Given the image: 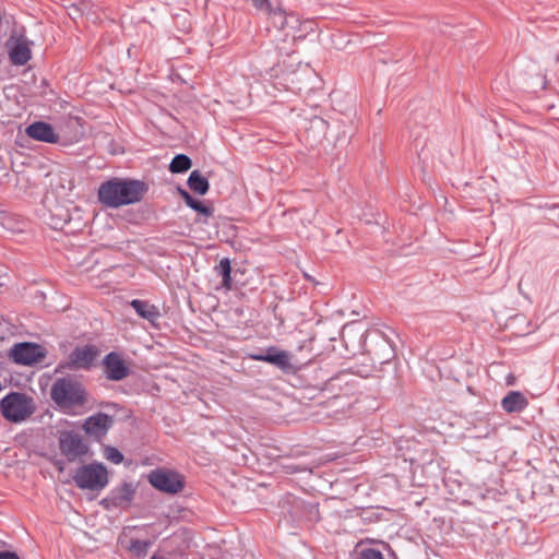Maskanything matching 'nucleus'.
I'll return each mask as SVG.
<instances>
[{
    "label": "nucleus",
    "instance_id": "obj_14",
    "mask_svg": "<svg viewBox=\"0 0 559 559\" xmlns=\"http://www.w3.org/2000/svg\"><path fill=\"white\" fill-rule=\"evenodd\" d=\"M26 134L36 141L46 143H57L59 135L56 133L53 127L45 121H35L26 128Z\"/></svg>",
    "mask_w": 559,
    "mask_h": 559
},
{
    "label": "nucleus",
    "instance_id": "obj_17",
    "mask_svg": "<svg viewBox=\"0 0 559 559\" xmlns=\"http://www.w3.org/2000/svg\"><path fill=\"white\" fill-rule=\"evenodd\" d=\"M10 60L14 66H24L31 58L32 52L28 43L24 39H20L10 50Z\"/></svg>",
    "mask_w": 559,
    "mask_h": 559
},
{
    "label": "nucleus",
    "instance_id": "obj_25",
    "mask_svg": "<svg viewBox=\"0 0 559 559\" xmlns=\"http://www.w3.org/2000/svg\"><path fill=\"white\" fill-rule=\"evenodd\" d=\"M358 559H384V557L378 549L364 548L359 551Z\"/></svg>",
    "mask_w": 559,
    "mask_h": 559
},
{
    "label": "nucleus",
    "instance_id": "obj_26",
    "mask_svg": "<svg viewBox=\"0 0 559 559\" xmlns=\"http://www.w3.org/2000/svg\"><path fill=\"white\" fill-rule=\"evenodd\" d=\"M383 345H384V354L382 356V359H381V364H388L391 361V359L394 357L395 355V350H394V347H393V344L383 337Z\"/></svg>",
    "mask_w": 559,
    "mask_h": 559
},
{
    "label": "nucleus",
    "instance_id": "obj_23",
    "mask_svg": "<svg viewBox=\"0 0 559 559\" xmlns=\"http://www.w3.org/2000/svg\"><path fill=\"white\" fill-rule=\"evenodd\" d=\"M273 17V23L275 26L280 28H285L288 24V15L285 14V12L281 9H274L272 7V12H267ZM289 17H294L293 15H289Z\"/></svg>",
    "mask_w": 559,
    "mask_h": 559
},
{
    "label": "nucleus",
    "instance_id": "obj_27",
    "mask_svg": "<svg viewBox=\"0 0 559 559\" xmlns=\"http://www.w3.org/2000/svg\"><path fill=\"white\" fill-rule=\"evenodd\" d=\"M257 9L272 12V4L269 0H251Z\"/></svg>",
    "mask_w": 559,
    "mask_h": 559
},
{
    "label": "nucleus",
    "instance_id": "obj_31",
    "mask_svg": "<svg viewBox=\"0 0 559 559\" xmlns=\"http://www.w3.org/2000/svg\"><path fill=\"white\" fill-rule=\"evenodd\" d=\"M11 218L8 216V215H3L1 217V223L3 226L8 227L9 226V223H10Z\"/></svg>",
    "mask_w": 559,
    "mask_h": 559
},
{
    "label": "nucleus",
    "instance_id": "obj_8",
    "mask_svg": "<svg viewBox=\"0 0 559 559\" xmlns=\"http://www.w3.org/2000/svg\"><path fill=\"white\" fill-rule=\"evenodd\" d=\"M98 356L99 349L93 344L76 346L68 355L63 367L70 370H90Z\"/></svg>",
    "mask_w": 559,
    "mask_h": 559
},
{
    "label": "nucleus",
    "instance_id": "obj_24",
    "mask_svg": "<svg viewBox=\"0 0 559 559\" xmlns=\"http://www.w3.org/2000/svg\"><path fill=\"white\" fill-rule=\"evenodd\" d=\"M105 455L107 460L115 464H120L123 461V454L115 447H107Z\"/></svg>",
    "mask_w": 559,
    "mask_h": 559
},
{
    "label": "nucleus",
    "instance_id": "obj_33",
    "mask_svg": "<svg viewBox=\"0 0 559 559\" xmlns=\"http://www.w3.org/2000/svg\"><path fill=\"white\" fill-rule=\"evenodd\" d=\"M70 9H71L72 11H79V9H78V7H76V5H72Z\"/></svg>",
    "mask_w": 559,
    "mask_h": 559
},
{
    "label": "nucleus",
    "instance_id": "obj_29",
    "mask_svg": "<svg viewBox=\"0 0 559 559\" xmlns=\"http://www.w3.org/2000/svg\"><path fill=\"white\" fill-rule=\"evenodd\" d=\"M0 559H20V557L15 552L5 550L0 552Z\"/></svg>",
    "mask_w": 559,
    "mask_h": 559
},
{
    "label": "nucleus",
    "instance_id": "obj_34",
    "mask_svg": "<svg viewBox=\"0 0 559 559\" xmlns=\"http://www.w3.org/2000/svg\"><path fill=\"white\" fill-rule=\"evenodd\" d=\"M151 559H164V558L153 556Z\"/></svg>",
    "mask_w": 559,
    "mask_h": 559
},
{
    "label": "nucleus",
    "instance_id": "obj_16",
    "mask_svg": "<svg viewBox=\"0 0 559 559\" xmlns=\"http://www.w3.org/2000/svg\"><path fill=\"white\" fill-rule=\"evenodd\" d=\"M130 306L134 309L139 317L147 320L151 323H155V321L160 317L158 308L146 300L133 299L131 300Z\"/></svg>",
    "mask_w": 559,
    "mask_h": 559
},
{
    "label": "nucleus",
    "instance_id": "obj_11",
    "mask_svg": "<svg viewBox=\"0 0 559 559\" xmlns=\"http://www.w3.org/2000/svg\"><path fill=\"white\" fill-rule=\"evenodd\" d=\"M103 373L107 380L121 381L130 374V368L117 352L108 353L102 361Z\"/></svg>",
    "mask_w": 559,
    "mask_h": 559
},
{
    "label": "nucleus",
    "instance_id": "obj_6",
    "mask_svg": "<svg viewBox=\"0 0 559 559\" xmlns=\"http://www.w3.org/2000/svg\"><path fill=\"white\" fill-rule=\"evenodd\" d=\"M150 484L159 491L177 493L185 487L183 477L170 469H154L148 475Z\"/></svg>",
    "mask_w": 559,
    "mask_h": 559
},
{
    "label": "nucleus",
    "instance_id": "obj_18",
    "mask_svg": "<svg viewBox=\"0 0 559 559\" xmlns=\"http://www.w3.org/2000/svg\"><path fill=\"white\" fill-rule=\"evenodd\" d=\"M179 194L185 203L193 211L206 217L213 215L214 209L212 206L205 205L202 201L194 199L188 191L179 188Z\"/></svg>",
    "mask_w": 559,
    "mask_h": 559
},
{
    "label": "nucleus",
    "instance_id": "obj_1",
    "mask_svg": "<svg viewBox=\"0 0 559 559\" xmlns=\"http://www.w3.org/2000/svg\"><path fill=\"white\" fill-rule=\"evenodd\" d=\"M148 187L135 179L111 178L98 188V201L110 209L140 202Z\"/></svg>",
    "mask_w": 559,
    "mask_h": 559
},
{
    "label": "nucleus",
    "instance_id": "obj_19",
    "mask_svg": "<svg viewBox=\"0 0 559 559\" xmlns=\"http://www.w3.org/2000/svg\"><path fill=\"white\" fill-rule=\"evenodd\" d=\"M188 187L195 193L204 195L210 189L207 178L201 175L199 170H193L188 178Z\"/></svg>",
    "mask_w": 559,
    "mask_h": 559
},
{
    "label": "nucleus",
    "instance_id": "obj_15",
    "mask_svg": "<svg viewBox=\"0 0 559 559\" xmlns=\"http://www.w3.org/2000/svg\"><path fill=\"white\" fill-rule=\"evenodd\" d=\"M501 406L507 413H521L528 406V400L522 392L511 391L502 399Z\"/></svg>",
    "mask_w": 559,
    "mask_h": 559
},
{
    "label": "nucleus",
    "instance_id": "obj_12",
    "mask_svg": "<svg viewBox=\"0 0 559 559\" xmlns=\"http://www.w3.org/2000/svg\"><path fill=\"white\" fill-rule=\"evenodd\" d=\"M248 358L271 364L286 374H294L299 370V367L292 361V354L284 349L274 355L248 354Z\"/></svg>",
    "mask_w": 559,
    "mask_h": 559
},
{
    "label": "nucleus",
    "instance_id": "obj_28",
    "mask_svg": "<svg viewBox=\"0 0 559 559\" xmlns=\"http://www.w3.org/2000/svg\"><path fill=\"white\" fill-rule=\"evenodd\" d=\"M281 349L276 346H269L265 349H260L259 352H254L253 354H262V355H274L278 353Z\"/></svg>",
    "mask_w": 559,
    "mask_h": 559
},
{
    "label": "nucleus",
    "instance_id": "obj_30",
    "mask_svg": "<svg viewBox=\"0 0 559 559\" xmlns=\"http://www.w3.org/2000/svg\"><path fill=\"white\" fill-rule=\"evenodd\" d=\"M287 468L290 471V473H299V472H305L306 468L305 467H299V466H287Z\"/></svg>",
    "mask_w": 559,
    "mask_h": 559
},
{
    "label": "nucleus",
    "instance_id": "obj_7",
    "mask_svg": "<svg viewBox=\"0 0 559 559\" xmlns=\"http://www.w3.org/2000/svg\"><path fill=\"white\" fill-rule=\"evenodd\" d=\"M135 496V487L132 483H122L112 488L109 493L103 498L99 504L107 511L114 509H127L130 507Z\"/></svg>",
    "mask_w": 559,
    "mask_h": 559
},
{
    "label": "nucleus",
    "instance_id": "obj_9",
    "mask_svg": "<svg viewBox=\"0 0 559 559\" xmlns=\"http://www.w3.org/2000/svg\"><path fill=\"white\" fill-rule=\"evenodd\" d=\"M10 356L19 365L31 366L44 359L46 352L41 345L24 342L15 344L10 350Z\"/></svg>",
    "mask_w": 559,
    "mask_h": 559
},
{
    "label": "nucleus",
    "instance_id": "obj_13",
    "mask_svg": "<svg viewBox=\"0 0 559 559\" xmlns=\"http://www.w3.org/2000/svg\"><path fill=\"white\" fill-rule=\"evenodd\" d=\"M112 424L114 419L111 416L99 412L85 419L83 429L86 435L100 439L106 436Z\"/></svg>",
    "mask_w": 559,
    "mask_h": 559
},
{
    "label": "nucleus",
    "instance_id": "obj_10",
    "mask_svg": "<svg viewBox=\"0 0 559 559\" xmlns=\"http://www.w3.org/2000/svg\"><path fill=\"white\" fill-rule=\"evenodd\" d=\"M59 449L69 462H74L88 451V447L83 442L82 437L74 431H62L60 433Z\"/></svg>",
    "mask_w": 559,
    "mask_h": 559
},
{
    "label": "nucleus",
    "instance_id": "obj_2",
    "mask_svg": "<svg viewBox=\"0 0 559 559\" xmlns=\"http://www.w3.org/2000/svg\"><path fill=\"white\" fill-rule=\"evenodd\" d=\"M370 370L362 371L360 368L342 370L324 382L321 393L332 403L342 399H352L360 392L358 378H368Z\"/></svg>",
    "mask_w": 559,
    "mask_h": 559
},
{
    "label": "nucleus",
    "instance_id": "obj_3",
    "mask_svg": "<svg viewBox=\"0 0 559 559\" xmlns=\"http://www.w3.org/2000/svg\"><path fill=\"white\" fill-rule=\"evenodd\" d=\"M50 397L63 409L80 407L87 402L84 385L71 377L58 378L51 385Z\"/></svg>",
    "mask_w": 559,
    "mask_h": 559
},
{
    "label": "nucleus",
    "instance_id": "obj_32",
    "mask_svg": "<svg viewBox=\"0 0 559 559\" xmlns=\"http://www.w3.org/2000/svg\"><path fill=\"white\" fill-rule=\"evenodd\" d=\"M352 401H348L346 404H343L341 407L344 408L345 406H350L352 405Z\"/></svg>",
    "mask_w": 559,
    "mask_h": 559
},
{
    "label": "nucleus",
    "instance_id": "obj_5",
    "mask_svg": "<svg viewBox=\"0 0 559 559\" xmlns=\"http://www.w3.org/2000/svg\"><path fill=\"white\" fill-rule=\"evenodd\" d=\"M73 480L80 489L100 491L108 485V472L102 463H90L78 467Z\"/></svg>",
    "mask_w": 559,
    "mask_h": 559
},
{
    "label": "nucleus",
    "instance_id": "obj_22",
    "mask_svg": "<svg viewBox=\"0 0 559 559\" xmlns=\"http://www.w3.org/2000/svg\"><path fill=\"white\" fill-rule=\"evenodd\" d=\"M151 546L150 540L142 539H131L129 545V550L136 557L141 558L147 554V550Z\"/></svg>",
    "mask_w": 559,
    "mask_h": 559
},
{
    "label": "nucleus",
    "instance_id": "obj_21",
    "mask_svg": "<svg viewBox=\"0 0 559 559\" xmlns=\"http://www.w3.org/2000/svg\"><path fill=\"white\" fill-rule=\"evenodd\" d=\"M192 166V160L186 154H177L169 164V170L173 174H182L188 171Z\"/></svg>",
    "mask_w": 559,
    "mask_h": 559
},
{
    "label": "nucleus",
    "instance_id": "obj_4",
    "mask_svg": "<svg viewBox=\"0 0 559 559\" xmlns=\"http://www.w3.org/2000/svg\"><path fill=\"white\" fill-rule=\"evenodd\" d=\"M2 416L11 423H21L29 417L35 406L33 399L21 392H11L0 401Z\"/></svg>",
    "mask_w": 559,
    "mask_h": 559
},
{
    "label": "nucleus",
    "instance_id": "obj_20",
    "mask_svg": "<svg viewBox=\"0 0 559 559\" xmlns=\"http://www.w3.org/2000/svg\"><path fill=\"white\" fill-rule=\"evenodd\" d=\"M216 275L222 277V285L226 289L231 288V264L228 258H223L214 267Z\"/></svg>",
    "mask_w": 559,
    "mask_h": 559
}]
</instances>
